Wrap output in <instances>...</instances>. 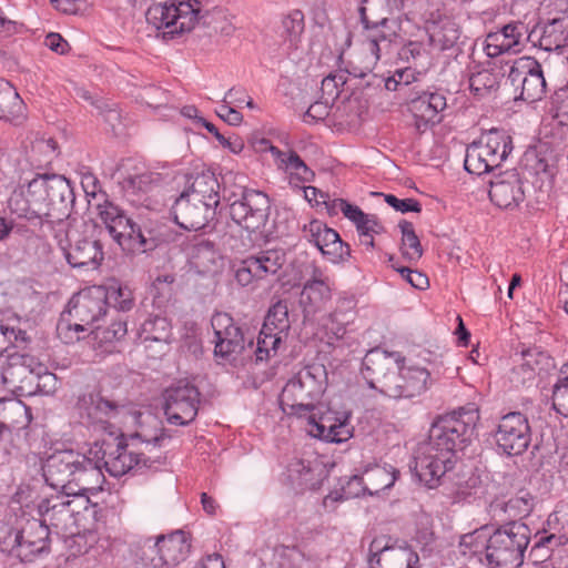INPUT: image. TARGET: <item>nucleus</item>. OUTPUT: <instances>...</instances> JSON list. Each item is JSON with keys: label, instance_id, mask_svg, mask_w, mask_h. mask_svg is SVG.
<instances>
[{"label": "nucleus", "instance_id": "nucleus-1", "mask_svg": "<svg viewBox=\"0 0 568 568\" xmlns=\"http://www.w3.org/2000/svg\"><path fill=\"white\" fill-rule=\"evenodd\" d=\"M478 415L458 410L439 416L430 426L427 440L420 443L414 457V471L419 481L433 489L454 468L456 453L470 442Z\"/></svg>", "mask_w": 568, "mask_h": 568}, {"label": "nucleus", "instance_id": "nucleus-2", "mask_svg": "<svg viewBox=\"0 0 568 568\" xmlns=\"http://www.w3.org/2000/svg\"><path fill=\"white\" fill-rule=\"evenodd\" d=\"M478 415L458 410L439 416L430 426L427 440L420 443L414 457V471L419 481L433 489L454 468L456 453L470 442Z\"/></svg>", "mask_w": 568, "mask_h": 568}, {"label": "nucleus", "instance_id": "nucleus-3", "mask_svg": "<svg viewBox=\"0 0 568 568\" xmlns=\"http://www.w3.org/2000/svg\"><path fill=\"white\" fill-rule=\"evenodd\" d=\"M326 371L323 365H307L283 387L280 404L288 415L305 418V429L312 437L328 443H342L351 436L346 418L339 419L332 412L316 404L325 389Z\"/></svg>", "mask_w": 568, "mask_h": 568}, {"label": "nucleus", "instance_id": "nucleus-4", "mask_svg": "<svg viewBox=\"0 0 568 568\" xmlns=\"http://www.w3.org/2000/svg\"><path fill=\"white\" fill-rule=\"evenodd\" d=\"M70 181L59 174H39L28 184L27 207L20 212L28 220L40 219L41 230L60 233L71 223L70 215L74 203Z\"/></svg>", "mask_w": 568, "mask_h": 568}, {"label": "nucleus", "instance_id": "nucleus-5", "mask_svg": "<svg viewBox=\"0 0 568 568\" xmlns=\"http://www.w3.org/2000/svg\"><path fill=\"white\" fill-rule=\"evenodd\" d=\"M145 18L155 29L165 30L164 37L189 32L196 24L224 37H230L235 31L232 16L226 9L215 7L202 12L201 2L197 0H166L154 3L148 9Z\"/></svg>", "mask_w": 568, "mask_h": 568}, {"label": "nucleus", "instance_id": "nucleus-6", "mask_svg": "<svg viewBox=\"0 0 568 568\" xmlns=\"http://www.w3.org/2000/svg\"><path fill=\"white\" fill-rule=\"evenodd\" d=\"M42 470L45 483L65 495L97 493L102 490L105 481L104 474L91 462L89 452L57 450L45 459Z\"/></svg>", "mask_w": 568, "mask_h": 568}, {"label": "nucleus", "instance_id": "nucleus-7", "mask_svg": "<svg viewBox=\"0 0 568 568\" xmlns=\"http://www.w3.org/2000/svg\"><path fill=\"white\" fill-rule=\"evenodd\" d=\"M50 529L43 520L22 514L0 521V550L21 561H33L50 550Z\"/></svg>", "mask_w": 568, "mask_h": 568}, {"label": "nucleus", "instance_id": "nucleus-8", "mask_svg": "<svg viewBox=\"0 0 568 568\" xmlns=\"http://www.w3.org/2000/svg\"><path fill=\"white\" fill-rule=\"evenodd\" d=\"M404 23H409L407 17H387L381 27H372L361 33V52L349 61L346 72L355 78H365L376 67L383 55L389 54L393 43L406 34Z\"/></svg>", "mask_w": 568, "mask_h": 568}, {"label": "nucleus", "instance_id": "nucleus-9", "mask_svg": "<svg viewBox=\"0 0 568 568\" xmlns=\"http://www.w3.org/2000/svg\"><path fill=\"white\" fill-rule=\"evenodd\" d=\"M108 311V291L104 286H92L73 296L69 302L68 314L75 321L71 324L64 314L58 322L59 337L67 344L80 339L79 332H85L98 323Z\"/></svg>", "mask_w": 568, "mask_h": 568}, {"label": "nucleus", "instance_id": "nucleus-10", "mask_svg": "<svg viewBox=\"0 0 568 568\" xmlns=\"http://www.w3.org/2000/svg\"><path fill=\"white\" fill-rule=\"evenodd\" d=\"M530 541L529 527L516 520L496 529L487 540L486 559L491 568H518Z\"/></svg>", "mask_w": 568, "mask_h": 568}, {"label": "nucleus", "instance_id": "nucleus-11", "mask_svg": "<svg viewBox=\"0 0 568 568\" xmlns=\"http://www.w3.org/2000/svg\"><path fill=\"white\" fill-rule=\"evenodd\" d=\"M513 151V139L504 130L491 129L467 146L464 166L475 175L499 168Z\"/></svg>", "mask_w": 568, "mask_h": 568}, {"label": "nucleus", "instance_id": "nucleus-12", "mask_svg": "<svg viewBox=\"0 0 568 568\" xmlns=\"http://www.w3.org/2000/svg\"><path fill=\"white\" fill-rule=\"evenodd\" d=\"M91 462L94 466L103 468L113 477H121L134 468L150 467V458L144 454L130 449L129 445L122 440L94 443L89 449Z\"/></svg>", "mask_w": 568, "mask_h": 568}, {"label": "nucleus", "instance_id": "nucleus-13", "mask_svg": "<svg viewBox=\"0 0 568 568\" xmlns=\"http://www.w3.org/2000/svg\"><path fill=\"white\" fill-rule=\"evenodd\" d=\"M63 255L73 268H97L103 261L104 254L100 241L82 236L72 225L68 224L63 232L53 230L49 232Z\"/></svg>", "mask_w": 568, "mask_h": 568}, {"label": "nucleus", "instance_id": "nucleus-14", "mask_svg": "<svg viewBox=\"0 0 568 568\" xmlns=\"http://www.w3.org/2000/svg\"><path fill=\"white\" fill-rule=\"evenodd\" d=\"M163 412L166 420L176 426H186L197 416L201 393L195 385L179 381L164 389L162 394Z\"/></svg>", "mask_w": 568, "mask_h": 568}, {"label": "nucleus", "instance_id": "nucleus-15", "mask_svg": "<svg viewBox=\"0 0 568 568\" xmlns=\"http://www.w3.org/2000/svg\"><path fill=\"white\" fill-rule=\"evenodd\" d=\"M191 545L182 530L168 536H158L152 542L149 538L143 546L141 560L150 568H172L184 561Z\"/></svg>", "mask_w": 568, "mask_h": 568}, {"label": "nucleus", "instance_id": "nucleus-16", "mask_svg": "<svg viewBox=\"0 0 568 568\" xmlns=\"http://www.w3.org/2000/svg\"><path fill=\"white\" fill-rule=\"evenodd\" d=\"M270 210L271 201L265 193L244 189L241 197L230 204V216L248 234L263 233Z\"/></svg>", "mask_w": 568, "mask_h": 568}, {"label": "nucleus", "instance_id": "nucleus-17", "mask_svg": "<svg viewBox=\"0 0 568 568\" xmlns=\"http://www.w3.org/2000/svg\"><path fill=\"white\" fill-rule=\"evenodd\" d=\"M286 263V254L282 248L262 250L242 260L235 268V280L242 286L253 281L275 276Z\"/></svg>", "mask_w": 568, "mask_h": 568}, {"label": "nucleus", "instance_id": "nucleus-18", "mask_svg": "<svg viewBox=\"0 0 568 568\" xmlns=\"http://www.w3.org/2000/svg\"><path fill=\"white\" fill-rule=\"evenodd\" d=\"M508 79L513 85L520 84V99L532 103L540 101L547 92V83L541 64L530 57L518 59L511 65Z\"/></svg>", "mask_w": 568, "mask_h": 568}, {"label": "nucleus", "instance_id": "nucleus-19", "mask_svg": "<svg viewBox=\"0 0 568 568\" xmlns=\"http://www.w3.org/2000/svg\"><path fill=\"white\" fill-rule=\"evenodd\" d=\"M1 376L4 385L20 389L40 378H54L53 374L48 373L47 366L37 357L20 353L8 355Z\"/></svg>", "mask_w": 568, "mask_h": 568}, {"label": "nucleus", "instance_id": "nucleus-20", "mask_svg": "<svg viewBox=\"0 0 568 568\" xmlns=\"http://www.w3.org/2000/svg\"><path fill=\"white\" fill-rule=\"evenodd\" d=\"M430 385V373L419 366H398L384 382V395L392 398H413L422 395Z\"/></svg>", "mask_w": 568, "mask_h": 568}, {"label": "nucleus", "instance_id": "nucleus-21", "mask_svg": "<svg viewBox=\"0 0 568 568\" xmlns=\"http://www.w3.org/2000/svg\"><path fill=\"white\" fill-rule=\"evenodd\" d=\"M531 439L527 417L513 412L501 417L496 432L498 447L508 456H518L529 446Z\"/></svg>", "mask_w": 568, "mask_h": 568}, {"label": "nucleus", "instance_id": "nucleus-22", "mask_svg": "<svg viewBox=\"0 0 568 568\" xmlns=\"http://www.w3.org/2000/svg\"><path fill=\"white\" fill-rule=\"evenodd\" d=\"M304 237L313 243L332 263H341L351 256V247L339 234L318 220H312L303 226Z\"/></svg>", "mask_w": 568, "mask_h": 568}, {"label": "nucleus", "instance_id": "nucleus-23", "mask_svg": "<svg viewBox=\"0 0 568 568\" xmlns=\"http://www.w3.org/2000/svg\"><path fill=\"white\" fill-rule=\"evenodd\" d=\"M371 568H419L418 555L407 546H389L384 538H375L369 545Z\"/></svg>", "mask_w": 568, "mask_h": 568}, {"label": "nucleus", "instance_id": "nucleus-24", "mask_svg": "<svg viewBox=\"0 0 568 568\" xmlns=\"http://www.w3.org/2000/svg\"><path fill=\"white\" fill-rule=\"evenodd\" d=\"M398 474L392 466L374 465L366 468L362 475L352 476L344 487L345 494L353 497L361 494L376 495L390 488L395 484Z\"/></svg>", "mask_w": 568, "mask_h": 568}, {"label": "nucleus", "instance_id": "nucleus-25", "mask_svg": "<svg viewBox=\"0 0 568 568\" xmlns=\"http://www.w3.org/2000/svg\"><path fill=\"white\" fill-rule=\"evenodd\" d=\"M216 209L203 200L195 201L186 193H182L172 206L174 221L182 229L199 231L204 229L215 216Z\"/></svg>", "mask_w": 568, "mask_h": 568}, {"label": "nucleus", "instance_id": "nucleus-26", "mask_svg": "<svg viewBox=\"0 0 568 568\" xmlns=\"http://www.w3.org/2000/svg\"><path fill=\"white\" fill-rule=\"evenodd\" d=\"M211 325L215 335V356L229 358L242 353L245 348L244 334L227 313H215L212 316Z\"/></svg>", "mask_w": 568, "mask_h": 568}, {"label": "nucleus", "instance_id": "nucleus-27", "mask_svg": "<svg viewBox=\"0 0 568 568\" xmlns=\"http://www.w3.org/2000/svg\"><path fill=\"white\" fill-rule=\"evenodd\" d=\"M528 40L545 51L564 49L568 44V16L537 24L529 32Z\"/></svg>", "mask_w": 568, "mask_h": 568}, {"label": "nucleus", "instance_id": "nucleus-28", "mask_svg": "<svg viewBox=\"0 0 568 568\" xmlns=\"http://www.w3.org/2000/svg\"><path fill=\"white\" fill-rule=\"evenodd\" d=\"M396 364L386 352L371 349L363 358L361 373L371 388L384 394V382H389Z\"/></svg>", "mask_w": 568, "mask_h": 568}, {"label": "nucleus", "instance_id": "nucleus-29", "mask_svg": "<svg viewBox=\"0 0 568 568\" xmlns=\"http://www.w3.org/2000/svg\"><path fill=\"white\" fill-rule=\"evenodd\" d=\"M70 496L62 493L44 498L38 505V513L42 517L40 519L63 534H67L69 526L73 524L74 509L71 508Z\"/></svg>", "mask_w": 568, "mask_h": 568}, {"label": "nucleus", "instance_id": "nucleus-30", "mask_svg": "<svg viewBox=\"0 0 568 568\" xmlns=\"http://www.w3.org/2000/svg\"><path fill=\"white\" fill-rule=\"evenodd\" d=\"M489 197L493 203L501 209L517 206L525 197L519 174L515 171H508L491 181Z\"/></svg>", "mask_w": 568, "mask_h": 568}, {"label": "nucleus", "instance_id": "nucleus-31", "mask_svg": "<svg viewBox=\"0 0 568 568\" xmlns=\"http://www.w3.org/2000/svg\"><path fill=\"white\" fill-rule=\"evenodd\" d=\"M527 28L523 22H510L499 31L491 32L485 41V52L490 58H496L505 52L517 51Z\"/></svg>", "mask_w": 568, "mask_h": 568}, {"label": "nucleus", "instance_id": "nucleus-32", "mask_svg": "<svg viewBox=\"0 0 568 568\" xmlns=\"http://www.w3.org/2000/svg\"><path fill=\"white\" fill-rule=\"evenodd\" d=\"M132 231L129 230L126 237L136 244L142 252L153 251L171 239L168 226L159 222L149 221L139 225L132 221Z\"/></svg>", "mask_w": 568, "mask_h": 568}, {"label": "nucleus", "instance_id": "nucleus-33", "mask_svg": "<svg viewBox=\"0 0 568 568\" xmlns=\"http://www.w3.org/2000/svg\"><path fill=\"white\" fill-rule=\"evenodd\" d=\"M261 143L267 146L268 151L275 158L278 169L290 174L291 184L298 185L300 183L313 180L314 172L295 151H281L278 148L271 145L267 140H262Z\"/></svg>", "mask_w": 568, "mask_h": 568}, {"label": "nucleus", "instance_id": "nucleus-34", "mask_svg": "<svg viewBox=\"0 0 568 568\" xmlns=\"http://www.w3.org/2000/svg\"><path fill=\"white\" fill-rule=\"evenodd\" d=\"M446 108V98L437 92H424L410 101V111L418 129L439 122V112Z\"/></svg>", "mask_w": 568, "mask_h": 568}, {"label": "nucleus", "instance_id": "nucleus-35", "mask_svg": "<svg viewBox=\"0 0 568 568\" xmlns=\"http://www.w3.org/2000/svg\"><path fill=\"white\" fill-rule=\"evenodd\" d=\"M78 409L80 417L88 424H104L116 414L118 405L104 399L100 394L88 393L79 397Z\"/></svg>", "mask_w": 568, "mask_h": 568}, {"label": "nucleus", "instance_id": "nucleus-36", "mask_svg": "<svg viewBox=\"0 0 568 568\" xmlns=\"http://www.w3.org/2000/svg\"><path fill=\"white\" fill-rule=\"evenodd\" d=\"M156 181L158 178L151 172L126 176L122 182V190L126 201L133 206L149 209L152 205L150 193L154 189Z\"/></svg>", "mask_w": 568, "mask_h": 568}, {"label": "nucleus", "instance_id": "nucleus-37", "mask_svg": "<svg viewBox=\"0 0 568 568\" xmlns=\"http://www.w3.org/2000/svg\"><path fill=\"white\" fill-rule=\"evenodd\" d=\"M102 197L103 201L97 204L98 216L112 239L121 244V240L126 237L129 230L132 231V220L104 195Z\"/></svg>", "mask_w": 568, "mask_h": 568}, {"label": "nucleus", "instance_id": "nucleus-38", "mask_svg": "<svg viewBox=\"0 0 568 568\" xmlns=\"http://www.w3.org/2000/svg\"><path fill=\"white\" fill-rule=\"evenodd\" d=\"M404 7L403 0H363L359 7V17L363 31L372 27H381L387 17L399 12Z\"/></svg>", "mask_w": 568, "mask_h": 568}, {"label": "nucleus", "instance_id": "nucleus-39", "mask_svg": "<svg viewBox=\"0 0 568 568\" xmlns=\"http://www.w3.org/2000/svg\"><path fill=\"white\" fill-rule=\"evenodd\" d=\"M532 507L534 499L530 494L520 491L508 500H494L490 504V513L500 520H507L528 516Z\"/></svg>", "mask_w": 568, "mask_h": 568}, {"label": "nucleus", "instance_id": "nucleus-40", "mask_svg": "<svg viewBox=\"0 0 568 568\" xmlns=\"http://www.w3.org/2000/svg\"><path fill=\"white\" fill-rule=\"evenodd\" d=\"M427 33L429 45L438 51L452 49L460 37L458 24L449 18L429 23L427 26Z\"/></svg>", "mask_w": 568, "mask_h": 568}, {"label": "nucleus", "instance_id": "nucleus-41", "mask_svg": "<svg viewBox=\"0 0 568 568\" xmlns=\"http://www.w3.org/2000/svg\"><path fill=\"white\" fill-rule=\"evenodd\" d=\"M548 357L540 351L528 349L521 354V363L516 365L510 373V381L516 386H526L531 384L540 371V365Z\"/></svg>", "mask_w": 568, "mask_h": 568}, {"label": "nucleus", "instance_id": "nucleus-42", "mask_svg": "<svg viewBox=\"0 0 568 568\" xmlns=\"http://www.w3.org/2000/svg\"><path fill=\"white\" fill-rule=\"evenodd\" d=\"M219 190L220 183L215 174L211 171H204L193 179L184 193L195 199V201L203 200V202L216 209L220 203Z\"/></svg>", "mask_w": 568, "mask_h": 568}, {"label": "nucleus", "instance_id": "nucleus-43", "mask_svg": "<svg viewBox=\"0 0 568 568\" xmlns=\"http://www.w3.org/2000/svg\"><path fill=\"white\" fill-rule=\"evenodd\" d=\"M544 540L554 545L568 544V504L559 503L548 516L544 529Z\"/></svg>", "mask_w": 568, "mask_h": 568}, {"label": "nucleus", "instance_id": "nucleus-44", "mask_svg": "<svg viewBox=\"0 0 568 568\" xmlns=\"http://www.w3.org/2000/svg\"><path fill=\"white\" fill-rule=\"evenodd\" d=\"M331 285L327 278L322 277V273L315 271L313 277L304 284L302 303L308 306L311 311L316 312L331 300Z\"/></svg>", "mask_w": 568, "mask_h": 568}, {"label": "nucleus", "instance_id": "nucleus-45", "mask_svg": "<svg viewBox=\"0 0 568 568\" xmlns=\"http://www.w3.org/2000/svg\"><path fill=\"white\" fill-rule=\"evenodd\" d=\"M0 409L3 414L0 424H7L17 432L26 429L32 420L30 407L20 399L0 400Z\"/></svg>", "mask_w": 568, "mask_h": 568}, {"label": "nucleus", "instance_id": "nucleus-46", "mask_svg": "<svg viewBox=\"0 0 568 568\" xmlns=\"http://www.w3.org/2000/svg\"><path fill=\"white\" fill-rule=\"evenodd\" d=\"M24 103L16 89L0 80V120L19 121L23 118Z\"/></svg>", "mask_w": 568, "mask_h": 568}, {"label": "nucleus", "instance_id": "nucleus-47", "mask_svg": "<svg viewBox=\"0 0 568 568\" xmlns=\"http://www.w3.org/2000/svg\"><path fill=\"white\" fill-rule=\"evenodd\" d=\"M287 476L292 485L300 489H316L320 486L316 469L303 459H294L288 464Z\"/></svg>", "mask_w": 568, "mask_h": 568}, {"label": "nucleus", "instance_id": "nucleus-48", "mask_svg": "<svg viewBox=\"0 0 568 568\" xmlns=\"http://www.w3.org/2000/svg\"><path fill=\"white\" fill-rule=\"evenodd\" d=\"M304 31V14L300 10H294L282 19L281 37L287 49H296Z\"/></svg>", "mask_w": 568, "mask_h": 568}, {"label": "nucleus", "instance_id": "nucleus-49", "mask_svg": "<svg viewBox=\"0 0 568 568\" xmlns=\"http://www.w3.org/2000/svg\"><path fill=\"white\" fill-rule=\"evenodd\" d=\"M501 75L499 72L483 69L469 77V88L474 95L484 98L496 92L499 88Z\"/></svg>", "mask_w": 568, "mask_h": 568}, {"label": "nucleus", "instance_id": "nucleus-50", "mask_svg": "<svg viewBox=\"0 0 568 568\" xmlns=\"http://www.w3.org/2000/svg\"><path fill=\"white\" fill-rule=\"evenodd\" d=\"M262 327H265L266 332L273 331L284 337L287 336L291 322L287 303L285 301H277L270 307Z\"/></svg>", "mask_w": 568, "mask_h": 568}, {"label": "nucleus", "instance_id": "nucleus-51", "mask_svg": "<svg viewBox=\"0 0 568 568\" xmlns=\"http://www.w3.org/2000/svg\"><path fill=\"white\" fill-rule=\"evenodd\" d=\"M351 321L352 312L341 308H336L323 318V328L328 338V344H333V341H341L345 336L346 326Z\"/></svg>", "mask_w": 568, "mask_h": 568}, {"label": "nucleus", "instance_id": "nucleus-52", "mask_svg": "<svg viewBox=\"0 0 568 568\" xmlns=\"http://www.w3.org/2000/svg\"><path fill=\"white\" fill-rule=\"evenodd\" d=\"M171 326L165 317L154 316L144 321L141 326L143 342L169 343L171 339Z\"/></svg>", "mask_w": 568, "mask_h": 568}, {"label": "nucleus", "instance_id": "nucleus-53", "mask_svg": "<svg viewBox=\"0 0 568 568\" xmlns=\"http://www.w3.org/2000/svg\"><path fill=\"white\" fill-rule=\"evenodd\" d=\"M285 338L273 331L266 332L265 327H262L255 349L256 361H266L276 355L278 346Z\"/></svg>", "mask_w": 568, "mask_h": 568}, {"label": "nucleus", "instance_id": "nucleus-54", "mask_svg": "<svg viewBox=\"0 0 568 568\" xmlns=\"http://www.w3.org/2000/svg\"><path fill=\"white\" fill-rule=\"evenodd\" d=\"M105 291H108V306L111 305L122 312L132 308L134 298L132 291L128 286L111 284L105 287Z\"/></svg>", "mask_w": 568, "mask_h": 568}, {"label": "nucleus", "instance_id": "nucleus-55", "mask_svg": "<svg viewBox=\"0 0 568 568\" xmlns=\"http://www.w3.org/2000/svg\"><path fill=\"white\" fill-rule=\"evenodd\" d=\"M57 155V143L53 139L37 140L31 148V160L37 166H44Z\"/></svg>", "mask_w": 568, "mask_h": 568}, {"label": "nucleus", "instance_id": "nucleus-56", "mask_svg": "<svg viewBox=\"0 0 568 568\" xmlns=\"http://www.w3.org/2000/svg\"><path fill=\"white\" fill-rule=\"evenodd\" d=\"M193 263L197 268L203 272L211 270V265L215 264L216 252L214 246L209 241H202L194 245L192 252Z\"/></svg>", "mask_w": 568, "mask_h": 568}, {"label": "nucleus", "instance_id": "nucleus-57", "mask_svg": "<svg viewBox=\"0 0 568 568\" xmlns=\"http://www.w3.org/2000/svg\"><path fill=\"white\" fill-rule=\"evenodd\" d=\"M199 123L202 124L210 133H212L223 148L229 149L234 154H239L243 151L244 141L241 136H225L219 132L217 128L213 123L206 121L203 118L199 119Z\"/></svg>", "mask_w": 568, "mask_h": 568}, {"label": "nucleus", "instance_id": "nucleus-58", "mask_svg": "<svg viewBox=\"0 0 568 568\" xmlns=\"http://www.w3.org/2000/svg\"><path fill=\"white\" fill-rule=\"evenodd\" d=\"M92 333L95 336V339H99L101 343H112L114 341H120L126 334V323L123 321H115L109 327L95 326L92 329Z\"/></svg>", "mask_w": 568, "mask_h": 568}, {"label": "nucleus", "instance_id": "nucleus-59", "mask_svg": "<svg viewBox=\"0 0 568 568\" xmlns=\"http://www.w3.org/2000/svg\"><path fill=\"white\" fill-rule=\"evenodd\" d=\"M27 334L22 329H14L0 321V355L7 352L17 342H24Z\"/></svg>", "mask_w": 568, "mask_h": 568}, {"label": "nucleus", "instance_id": "nucleus-60", "mask_svg": "<svg viewBox=\"0 0 568 568\" xmlns=\"http://www.w3.org/2000/svg\"><path fill=\"white\" fill-rule=\"evenodd\" d=\"M551 400L554 409L568 417V383L557 379L552 386Z\"/></svg>", "mask_w": 568, "mask_h": 568}, {"label": "nucleus", "instance_id": "nucleus-61", "mask_svg": "<svg viewBox=\"0 0 568 568\" xmlns=\"http://www.w3.org/2000/svg\"><path fill=\"white\" fill-rule=\"evenodd\" d=\"M19 433L11 427H7V424H0V449L6 454L17 452L21 446Z\"/></svg>", "mask_w": 568, "mask_h": 568}, {"label": "nucleus", "instance_id": "nucleus-62", "mask_svg": "<svg viewBox=\"0 0 568 568\" xmlns=\"http://www.w3.org/2000/svg\"><path fill=\"white\" fill-rule=\"evenodd\" d=\"M346 83V77L344 74H328L322 80L321 90L323 95L326 97V101L335 100L339 95V87Z\"/></svg>", "mask_w": 568, "mask_h": 568}, {"label": "nucleus", "instance_id": "nucleus-63", "mask_svg": "<svg viewBox=\"0 0 568 568\" xmlns=\"http://www.w3.org/2000/svg\"><path fill=\"white\" fill-rule=\"evenodd\" d=\"M537 540L529 551V558L534 561V564L544 562L551 557V552L555 548L559 547V545H554L546 542L544 540V535L536 536Z\"/></svg>", "mask_w": 568, "mask_h": 568}, {"label": "nucleus", "instance_id": "nucleus-64", "mask_svg": "<svg viewBox=\"0 0 568 568\" xmlns=\"http://www.w3.org/2000/svg\"><path fill=\"white\" fill-rule=\"evenodd\" d=\"M393 268L396 270L404 280H406L413 287L418 290H425L429 285L428 277L417 271L412 270L405 266H396L395 264H392Z\"/></svg>", "mask_w": 568, "mask_h": 568}]
</instances>
